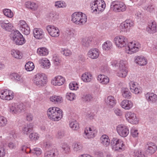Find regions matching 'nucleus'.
<instances>
[{
    "label": "nucleus",
    "instance_id": "cd10ccee",
    "mask_svg": "<svg viewBox=\"0 0 157 157\" xmlns=\"http://www.w3.org/2000/svg\"><path fill=\"white\" fill-rule=\"evenodd\" d=\"M121 105L123 108L125 109L129 110L133 107V104L131 101L125 100L121 102Z\"/></svg>",
    "mask_w": 157,
    "mask_h": 157
},
{
    "label": "nucleus",
    "instance_id": "2f4dec72",
    "mask_svg": "<svg viewBox=\"0 0 157 157\" xmlns=\"http://www.w3.org/2000/svg\"><path fill=\"white\" fill-rule=\"evenodd\" d=\"M113 43L110 40H107L102 44V48L103 50L108 51L111 50L113 48Z\"/></svg>",
    "mask_w": 157,
    "mask_h": 157
},
{
    "label": "nucleus",
    "instance_id": "20e7f679",
    "mask_svg": "<svg viewBox=\"0 0 157 157\" xmlns=\"http://www.w3.org/2000/svg\"><path fill=\"white\" fill-rule=\"evenodd\" d=\"M47 77L45 74L40 73L36 74L33 79V83L39 87L44 86L47 83Z\"/></svg>",
    "mask_w": 157,
    "mask_h": 157
},
{
    "label": "nucleus",
    "instance_id": "37998d69",
    "mask_svg": "<svg viewBox=\"0 0 157 157\" xmlns=\"http://www.w3.org/2000/svg\"><path fill=\"white\" fill-rule=\"evenodd\" d=\"M91 42V40L90 38H85L82 39L81 41V44L82 46L86 47H89Z\"/></svg>",
    "mask_w": 157,
    "mask_h": 157
},
{
    "label": "nucleus",
    "instance_id": "423d86ee",
    "mask_svg": "<svg viewBox=\"0 0 157 157\" xmlns=\"http://www.w3.org/2000/svg\"><path fill=\"white\" fill-rule=\"evenodd\" d=\"M110 10L116 12L124 11L126 7L125 5L122 2L118 1L112 2L110 5Z\"/></svg>",
    "mask_w": 157,
    "mask_h": 157
},
{
    "label": "nucleus",
    "instance_id": "09e8293b",
    "mask_svg": "<svg viewBox=\"0 0 157 157\" xmlns=\"http://www.w3.org/2000/svg\"><path fill=\"white\" fill-rule=\"evenodd\" d=\"M61 52L62 54L66 56H70L72 54L71 51L67 48H61Z\"/></svg>",
    "mask_w": 157,
    "mask_h": 157
},
{
    "label": "nucleus",
    "instance_id": "69168bd1",
    "mask_svg": "<svg viewBox=\"0 0 157 157\" xmlns=\"http://www.w3.org/2000/svg\"><path fill=\"white\" fill-rule=\"evenodd\" d=\"M75 30L73 29L68 28L67 29L66 33L68 36L70 37H73L75 33Z\"/></svg>",
    "mask_w": 157,
    "mask_h": 157
},
{
    "label": "nucleus",
    "instance_id": "603ef678",
    "mask_svg": "<svg viewBox=\"0 0 157 157\" xmlns=\"http://www.w3.org/2000/svg\"><path fill=\"white\" fill-rule=\"evenodd\" d=\"M11 76L13 79L17 81H22V77L20 75L17 73H13Z\"/></svg>",
    "mask_w": 157,
    "mask_h": 157
},
{
    "label": "nucleus",
    "instance_id": "393cba45",
    "mask_svg": "<svg viewBox=\"0 0 157 157\" xmlns=\"http://www.w3.org/2000/svg\"><path fill=\"white\" fill-rule=\"evenodd\" d=\"M24 6L26 8L34 11L37 10L38 8V6L37 3L31 1L25 2Z\"/></svg>",
    "mask_w": 157,
    "mask_h": 157
},
{
    "label": "nucleus",
    "instance_id": "473e14b6",
    "mask_svg": "<svg viewBox=\"0 0 157 157\" xmlns=\"http://www.w3.org/2000/svg\"><path fill=\"white\" fill-rule=\"evenodd\" d=\"M128 68H119L117 73V75L120 77L124 78L128 75Z\"/></svg>",
    "mask_w": 157,
    "mask_h": 157
},
{
    "label": "nucleus",
    "instance_id": "4c0bfd02",
    "mask_svg": "<svg viewBox=\"0 0 157 157\" xmlns=\"http://www.w3.org/2000/svg\"><path fill=\"white\" fill-rule=\"evenodd\" d=\"M57 151L56 149H52L50 151H47L44 155V157H55L57 155Z\"/></svg>",
    "mask_w": 157,
    "mask_h": 157
},
{
    "label": "nucleus",
    "instance_id": "e433bc0d",
    "mask_svg": "<svg viewBox=\"0 0 157 157\" xmlns=\"http://www.w3.org/2000/svg\"><path fill=\"white\" fill-rule=\"evenodd\" d=\"M32 124L30 123L24 125L22 128V132L25 134L28 135L32 130Z\"/></svg>",
    "mask_w": 157,
    "mask_h": 157
},
{
    "label": "nucleus",
    "instance_id": "ea45409f",
    "mask_svg": "<svg viewBox=\"0 0 157 157\" xmlns=\"http://www.w3.org/2000/svg\"><path fill=\"white\" fill-rule=\"evenodd\" d=\"M54 6L57 8H65L67 6V4L64 1H59L55 2Z\"/></svg>",
    "mask_w": 157,
    "mask_h": 157
},
{
    "label": "nucleus",
    "instance_id": "bf43d9fd",
    "mask_svg": "<svg viewBox=\"0 0 157 157\" xmlns=\"http://www.w3.org/2000/svg\"><path fill=\"white\" fill-rule=\"evenodd\" d=\"M61 147L65 153H67L70 152V146L67 144L65 143L63 144Z\"/></svg>",
    "mask_w": 157,
    "mask_h": 157
},
{
    "label": "nucleus",
    "instance_id": "3c124183",
    "mask_svg": "<svg viewBox=\"0 0 157 157\" xmlns=\"http://www.w3.org/2000/svg\"><path fill=\"white\" fill-rule=\"evenodd\" d=\"M128 63L126 60H121L120 61L119 65V68H128Z\"/></svg>",
    "mask_w": 157,
    "mask_h": 157
},
{
    "label": "nucleus",
    "instance_id": "052dcab7",
    "mask_svg": "<svg viewBox=\"0 0 157 157\" xmlns=\"http://www.w3.org/2000/svg\"><path fill=\"white\" fill-rule=\"evenodd\" d=\"M66 96L67 99L70 101H72L74 100L75 98V94L72 93H67Z\"/></svg>",
    "mask_w": 157,
    "mask_h": 157
},
{
    "label": "nucleus",
    "instance_id": "aec40b11",
    "mask_svg": "<svg viewBox=\"0 0 157 157\" xmlns=\"http://www.w3.org/2000/svg\"><path fill=\"white\" fill-rule=\"evenodd\" d=\"M65 79L64 78L61 76H57L52 79L51 81L52 84L55 86H61L63 85Z\"/></svg>",
    "mask_w": 157,
    "mask_h": 157
},
{
    "label": "nucleus",
    "instance_id": "e2e57ef3",
    "mask_svg": "<svg viewBox=\"0 0 157 157\" xmlns=\"http://www.w3.org/2000/svg\"><path fill=\"white\" fill-rule=\"evenodd\" d=\"M31 151L32 153L35 154L37 156L40 155L42 152L41 149L39 148H34Z\"/></svg>",
    "mask_w": 157,
    "mask_h": 157
},
{
    "label": "nucleus",
    "instance_id": "ddd939ff",
    "mask_svg": "<svg viewBox=\"0 0 157 157\" xmlns=\"http://www.w3.org/2000/svg\"><path fill=\"white\" fill-rule=\"evenodd\" d=\"M97 130L93 128H86L84 130L83 136L86 139H91L95 136Z\"/></svg>",
    "mask_w": 157,
    "mask_h": 157
},
{
    "label": "nucleus",
    "instance_id": "79ce46f5",
    "mask_svg": "<svg viewBox=\"0 0 157 157\" xmlns=\"http://www.w3.org/2000/svg\"><path fill=\"white\" fill-rule=\"evenodd\" d=\"M3 14L7 17L9 18H12L13 14L11 10L8 9H4L2 10Z\"/></svg>",
    "mask_w": 157,
    "mask_h": 157
},
{
    "label": "nucleus",
    "instance_id": "2eb2a0df",
    "mask_svg": "<svg viewBox=\"0 0 157 157\" xmlns=\"http://www.w3.org/2000/svg\"><path fill=\"white\" fill-rule=\"evenodd\" d=\"M129 86L131 91L136 94H140L142 92L141 88L137 85V83L134 81H130L129 82Z\"/></svg>",
    "mask_w": 157,
    "mask_h": 157
},
{
    "label": "nucleus",
    "instance_id": "5fc2aeb1",
    "mask_svg": "<svg viewBox=\"0 0 157 157\" xmlns=\"http://www.w3.org/2000/svg\"><path fill=\"white\" fill-rule=\"evenodd\" d=\"M48 17L50 20L55 21L58 18V15L54 12H51L48 15Z\"/></svg>",
    "mask_w": 157,
    "mask_h": 157
},
{
    "label": "nucleus",
    "instance_id": "6ab92c4d",
    "mask_svg": "<svg viewBox=\"0 0 157 157\" xmlns=\"http://www.w3.org/2000/svg\"><path fill=\"white\" fill-rule=\"evenodd\" d=\"M146 153L148 155H151L154 153L157 150L156 145L153 143L148 142L146 145Z\"/></svg>",
    "mask_w": 157,
    "mask_h": 157
},
{
    "label": "nucleus",
    "instance_id": "c85d7f7f",
    "mask_svg": "<svg viewBox=\"0 0 157 157\" xmlns=\"http://www.w3.org/2000/svg\"><path fill=\"white\" fill-rule=\"evenodd\" d=\"M72 147L74 152L79 153L83 150L82 144L79 142H75L73 143Z\"/></svg>",
    "mask_w": 157,
    "mask_h": 157
},
{
    "label": "nucleus",
    "instance_id": "7ed1b4c3",
    "mask_svg": "<svg viewBox=\"0 0 157 157\" xmlns=\"http://www.w3.org/2000/svg\"><path fill=\"white\" fill-rule=\"evenodd\" d=\"M90 6L94 12L99 13L104 10L106 5L103 0H95L90 2Z\"/></svg>",
    "mask_w": 157,
    "mask_h": 157
},
{
    "label": "nucleus",
    "instance_id": "b1692460",
    "mask_svg": "<svg viewBox=\"0 0 157 157\" xmlns=\"http://www.w3.org/2000/svg\"><path fill=\"white\" fill-rule=\"evenodd\" d=\"M147 31L150 34H154L157 32V25L155 21L150 23L146 29Z\"/></svg>",
    "mask_w": 157,
    "mask_h": 157
},
{
    "label": "nucleus",
    "instance_id": "4468645a",
    "mask_svg": "<svg viewBox=\"0 0 157 157\" xmlns=\"http://www.w3.org/2000/svg\"><path fill=\"white\" fill-rule=\"evenodd\" d=\"M49 34L52 37H57L59 35L60 31L58 28L53 25H49L46 27Z\"/></svg>",
    "mask_w": 157,
    "mask_h": 157
},
{
    "label": "nucleus",
    "instance_id": "680f3d73",
    "mask_svg": "<svg viewBox=\"0 0 157 157\" xmlns=\"http://www.w3.org/2000/svg\"><path fill=\"white\" fill-rule=\"evenodd\" d=\"M20 29L23 34L26 35H28L30 33V28L28 25Z\"/></svg>",
    "mask_w": 157,
    "mask_h": 157
},
{
    "label": "nucleus",
    "instance_id": "f704fd0d",
    "mask_svg": "<svg viewBox=\"0 0 157 157\" xmlns=\"http://www.w3.org/2000/svg\"><path fill=\"white\" fill-rule=\"evenodd\" d=\"M11 54L13 57L17 59H21L23 57L22 53L17 50H11Z\"/></svg>",
    "mask_w": 157,
    "mask_h": 157
},
{
    "label": "nucleus",
    "instance_id": "412c9836",
    "mask_svg": "<svg viewBox=\"0 0 157 157\" xmlns=\"http://www.w3.org/2000/svg\"><path fill=\"white\" fill-rule=\"evenodd\" d=\"M146 100L149 103H154L157 101V95L153 93L147 92L145 94Z\"/></svg>",
    "mask_w": 157,
    "mask_h": 157
},
{
    "label": "nucleus",
    "instance_id": "a18cd8bd",
    "mask_svg": "<svg viewBox=\"0 0 157 157\" xmlns=\"http://www.w3.org/2000/svg\"><path fill=\"white\" fill-rule=\"evenodd\" d=\"M121 140L117 138H113L110 142V144L112 146V147H117L116 145H117L118 143L121 144L120 141Z\"/></svg>",
    "mask_w": 157,
    "mask_h": 157
},
{
    "label": "nucleus",
    "instance_id": "8fccbe9b",
    "mask_svg": "<svg viewBox=\"0 0 157 157\" xmlns=\"http://www.w3.org/2000/svg\"><path fill=\"white\" fill-rule=\"evenodd\" d=\"M134 155L136 157H146L145 155L140 149L134 150Z\"/></svg>",
    "mask_w": 157,
    "mask_h": 157
},
{
    "label": "nucleus",
    "instance_id": "13d9d810",
    "mask_svg": "<svg viewBox=\"0 0 157 157\" xmlns=\"http://www.w3.org/2000/svg\"><path fill=\"white\" fill-rule=\"evenodd\" d=\"M7 124V120L4 117L0 116V127L6 126Z\"/></svg>",
    "mask_w": 157,
    "mask_h": 157
},
{
    "label": "nucleus",
    "instance_id": "c9c22d12",
    "mask_svg": "<svg viewBox=\"0 0 157 157\" xmlns=\"http://www.w3.org/2000/svg\"><path fill=\"white\" fill-rule=\"evenodd\" d=\"M37 53L40 56H45L48 54L49 51L48 49L45 47H40L37 49Z\"/></svg>",
    "mask_w": 157,
    "mask_h": 157
},
{
    "label": "nucleus",
    "instance_id": "f8f14e48",
    "mask_svg": "<svg viewBox=\"0 0 157 157\" xmlns=\"http://www.w3.org/2000/svg\"><path fill=\"white\" fill-rule=\"evenodd\" d=\"M125 117L126 120L130 123L133 124H136L138 123L139 119L136 114L133 112L128 111L127 112Z\"/></svg>",
    "mask_w": 157,
    "mask_h": 157
},
{
    "label": "nucleus",
    "instance_id": "c03bdc74",
    "mask_svg": "<svg viewBox=\"0 0 157 157\" xmlns=\"http://www.w3.org/2000/svg\"><path fill=\"white\" fill-rule=\"evenodd\" d=\"M71 128L73 130H77L79 128V125L77 122L75 121H71L69 123Z\"/></svg>",
    "mask_w": 157,
    "mask_h": 157
},
{
    "label": "nucleus",
    "instance_id": "1a4fd4ad",
    "mask_svg": "<svg viewBox=\"0 0 157 157\" xmlns=\"http://www.w3.org/2000/svg\"><path fill=\"white\" fill-rule=\"evenodd\" d=\"M14 96L13 92L11 90L7 89L1 90L0 92V98L3 100H11L14 98Z\"/></svg>",
    "mask_w": 157,
    "mask_h": 157
},
{
    "label": "nucleus",
    "instance_id": "338daca9",
    "mask_svg": "<svg viewBox=\"0 0 157 157\" xmlns=\"http://www.w3.org/2000/svg\"><path fill=\"white\" fill-rule=\"evenodd\" d=\"M6 150L2 145H0V157H4L6 155Z\"/></svg>",
    "mask_w": 157,
    "mask_h": 157
},
{
    "label": "nucleus",
    "instance_id": "6e6552de",
    "mask_svg": "<svg viewBox=\"0 0 157 157\" xmlns=\"http://www.w3.org/2000/svg\"><path fill=\"white\" fill-rule=\"evenodd\" d=\"M127 38L121 35L117 36L113 39L114 43L116 46L119 48L125 47L127 44Z\"/></svg>",
    "mask_w": 157,
    "mask_h": 157
},
{
    "label": "nucleus",
    "instance_id": "f03ea898",
    "mask_svg": "<svg viewBox=\"0 0 157 157\" xmlns=\"http://www.w3.org/2000/svg\"><path fill=\"white\" fill-rule=\"evenodd\" d=\"M86 15L81 12H75L71 15V21L75 24L82 25L87 21Z\"/></svg>",
    "mask_w": 157,
    "mask_h": 157
},
{
    "label": "nucleus",
    "instance_id": "a211bd4d",
    "mask_svg": "<svg viewBox=\"0 0 157 157\" xmlns=\"http://www.w3.org/2000/svg\"><path fill=\"white\" fill-rule=\"evenodd\" d=\"M134 61L137 64L142 66L146 65L147 63V60L144 56H136L134 58Z\"/></svg>",
    "mask_w": 157,
    "mask_h": 157
},
{
    "label": "nucleus",
    "instance_id": "0eeeda50",
    "mask_svg": "<svg viewBox=\"0 0 157 157\" xmlns=\"http://www.w3.org/2000/svg\"><path fill=\"white\" fill-rule=\"evenodd\" d=\"M12 37L13 41L18 45H23L26 42L23 35L18 30H16L13 32Z\"/></svg>",
    "mask_w": 157,
    "mask_h": 157
},
{
    "label": "nucleus",
    "instance_id": "864d4df0",
    "mask_svg": "<svg viewBox=\"0 0 157 157\" xmlns=\"http://www.w3.org/2000/svg\"><path fill=\"white\" fill-rule=\"evenodd\" d=\"M69 88L71 90H77L78 88V84L75 82H72L69 84Z\"/></svg>",
    "mask_w": 157,
    "mask_h": 157
},
{
    "label": "nucleus",
    "instance_id": "c756f323",
    "mask_svg": "<svg viewBox=\"0 0 157 157\" xmlns=\"http://www.w3.org/2000/svg\"><path fill=\"white\" fill-rule=\"evenodd\" d=\"M81 79L84 82H89L93 79V76L90 73L86 72L82 74Z\"/></svg>",
    "mask_w": 157,
    "mask_h": 157
},
{
    "label": "nucleus",
    "instance_id": "a878e982",
    "mask_svg": "<svg viewBox=\"0 0 157 157\" xmlns=\"http://www.w3.org/2000/svg\"><path fill=\"white\" fill-rule=\"evenodd\" d=\"M39 62L41 67L43 68L48 69L50 67L51 63L50 61L46 58H43L40 59Z\"/></svg>",
    "mask_w": 157,
    "mask_h": 157
},
{
    "label": "nucleus",
    "instance_id": "f3484780",
    "mask_svg": "<svg viewBox=\"0 0 157 157\" xmlns=\"http://www.w3.org/2000/svg\"><path fill=\"white\" fill-rule=\"evenodd\" d=\"M0 26L4 30L10 31L13 27V24L7 20H0Z\"/></svg>",
    "mask_w": 157,
    "mask_h": 157
},
{
    "label": "nucleus",
    "instance_id": "58836bf2",
    "mask_svg": "<svg viewBox=\"0 0 157 157\" xmlns=\"http://www.w3.org/2000/svg\"><path fill=\"white\" fill-rule=\"evenodd\" d=\"M121 144L118 143L117 145H116L117 147H113L112 149L114 151H121L124 150L125 148V145L124 142L122 140L120 141Z\"/></svg>",
    "mask_w": 157,
    "mask_h": 157
},
{
    "label": "nucleus",
    "instance_id": "0e129e2a",
    "mask_svg": "<svg viewBox=\"0 0 157 157\" xmlns=\"http://www.w3.org/2000/svg\"><path fill=\"white\" fill-rule=\"evenodd\" d=\"M131 135L133 137H137L138 136V132L137 129L135 127H132L131 130Z\"/></svg>",
    "mask_w": 157,
    "mask_h": 157
},
{
    "label": "nucleus",
    "instance_id": "7c9ffc66",
    "mask_svg": "<svg viewBox=\"0 0 157 157\" xmlns=\"http://www.w3.org/2000/svg\"><path fill=\"white\" fill-rule=\"evenodd\" d=\"M116 100L114 97L112 96H109L105 100V102L109 107L112 108L116 104Z\"/></svg>",
    "mask_w": 157,
    "mask_h": 157
},
{
    "label": "nucleus",
    "instance_id": "4be33fe9",
    "mask_svg": "<svg viewBox=\"0 0 157 157\" xmlns=\"http://www.w3.org/2000/svg\"><path fill=\"white\" fill-rule=\"evenodd\" d=\"M100 52V51L98 49L93 48L89 51L87 54L88 56L90 58L95 59L98 57Z\"/></svg>",
    "mask_w": 157,
    "mask_h": 157
},
{
    "label": "nucleus",
    "instance_id": "9d476101",
    "mask_svg": "<svg viewBox=\"0 0 157 157\" xmlns=\"http://www.w3.org/2000/svg\"><path fill=\"white\" fill-rule=\"evenodd\" d=\"M116 131L118 134L123 137L127 136L129 132L128 127L123 124L118 125L116 127Z\"/></svg>",
    "mask_w": 157,
    "mask_h": 157
},
{
    "label": "nucleus",
    "instance_id": "9b49d317",
    "mask_svg": "<svg viewBox=\"0 0 157 157\" xmlns=\"http://www.w3.org/2000/svg\"><path fill=\"white\" fill-rule=\"evenodd\" d=\"M10 111L13 114H17L21 112L25 108L23 104L22 103L17 104L13 103L9 105Z\"/></svg>",
    "mask_w": 157,
    "mask_h": 157
},
{
    "label": "nucleus",
    "instance_id": "5701e85b",
    "mask_svg": "<svg viewBox=\"0 0 157 157\" xmlns=\"http://www.w3.org/2000/svg\"><path fill=\"white\" fill-rule=\"evenodd\" d=\"M34 37L37 39H40L43 37L44 33L43 30L40 28H35L33 30Z\"/></svg>",
    "mask_w": 157,
    "mask_h": 157
},
{
    "label": "nucleus",
    "instance_id": "f257e3e1",
    "mask_svg": "<svg viewBox=\"0 0 157 157\" xmlns=\"http://www.w3.org/2000/svg\"><path fill=\"white\" fill-rule=\"evenodd\" d=\"M47 114L49 118L54 121H58L62 117V111L59 108L52 107L47 111Z\"/></svg>",
    "mask_w": 157,
    "mask_h": 157
},
{
    "label": "nucleus",
    "instance_id": "6e6d98bb",
    "mask_svg": "<svg viewBox=\"0 0 157 157\" xmlns=\"http://www.w3.org/2000/svg\"><path fill=\"white\" fill-rule=\"evenodd\" d=\"M93 98L91 95L89 94H84L82 97V100L86 102H88L91 101Z\"/></svg>",
    "mask_w": 157,
    "mask_h": 157
},
{
    "label": "nucleus",
    "instance_id": "bb28decb",
    "mask_svg": "<svg viewBox=\"0 0 157 157\" xmlns=\"http://www.w3.org/2000/svg\"><path fill=\"white\" fill-rule=\"evenodd\" d=\"M98 81L102 85H107L109 81V78L104 75L100 74L97 77Z\"/></svg>",
    "mask_w": 157,
    "mask_h": 157
},
{
    "label": "nucleus",
    "instance_id": "a19ab883",
    "mask_svg": "<svg viewBox=\"0 0 157 157\" xmlns=\"http://www.w3.org/2000/svg\"><path fill=\"white\" fill-rule=\"evenodd\" d=\"M122 93L123 96L125 98H130L131 93L127 88H124L122 89Z\"/></svg>",
    "mask_w": 157,
    "mask_h": 157
},
{
    "label": "nucleus",
    "instance_id": "dca6fc26",
    "mask_svg": "<svg viewBox=\"0 0 157 157\" xmlns=\"http://www.w3.org/2000/svg\"><path fill=\"white\" fill-rule=\"evenodd\" d=\"M134 25V23L131 20H126L124 22L120 25L119 28L122 32H127L131 27Z\"/></svg>",
    "mask_w": 157,
    "mask_h": 157
},
{
    "label": "nucleus",
    "instance_id": "49530a36",
    "mask_svg": "<svg viewBox=\"0 0 157 157\" xmlns=\"http://www.w3.org/2000/svg\"><path fill=\"white\" fill-rule=\"evenodd\" d=\"M52 61L54 64L56 66L59 65L61 61L60 58L56 55H54Z\"/></svg>",
    "mask_w": 157,
    "mask_h": 157
},
{
    "label": "nucleus",
    "instance_id": "72a5a7b5",
    "mask_svg": "<svg viewBox=\"0 0 157 157\" xmlns=\"http://www.w3.org/2000/svg\"><path fill=\"white\" fill-rule=\"evenodd\" d=\"M101 143L104 146L107 147L110 144V140L108 136L106 135H102L100 138Z\"/></svg>",
    "mask_w": 157,
    "mask_h": 157
},
{
    "label": "nucleus",
    "instance_id": "774afa93",
    "mask_svg": "<svg viewBox=\"0 0 157 157\" xmlns=\"http://www.w3.org/2000/svg\"><path fill=\"white\" fill-rule=\"evenodd\" d=\"M10 137L12 140L15 139L17 137V134L15 131H11L9 133Z\"/></svg>",
    "mask_w": 157,
    "mask_h": 157
},
{
    "label": "nucleus",
    "instance_id": "4d7b16f0",
    "mask_svg": "<svg viewBox=\"0 0 157 157\" xmlns=\"http://www.w3.org/2000/svg\"><path fill=\"white\" fill-rule=\"evenodd\" d=\"M39 137V135L36 132L31 133L29 135V138L31 140L36 141L37 140Z\"/></svg>",
    "mask_w": 157,
    "mask_h": 157
},
{
    "label": "nucleus",
    "instance_id": "de8ad7c7",
    "mask_svg": "<svg viewBox=\"0 0 157 157\" xmlns=\"http://www.w3.org/2000/svg\"><path fill=\"white\" fill-rule=\"evenodd\" d=\"M25 67L27 71H31L34 69V65L33 62H29L26 63Z\"/></svg>",
    "mask_w": 157,
    "mask_h": 157
},
{
    "label": "nucleus",
    "instance_id": "39448f33",
    "mask_svg": "<svg viewBox=\"0 0 157 157\" xmlns=\"http://www.w3.org/2000/svg\"><path fill=\"white\" fill-rule=\"evenodd\" d=\"M141 48V45L138 42L133 41L129 42L125 48L126 53L132 54L138 52Z\"/></svg>",
    "mask_w": 157,
    "mask_h": 157
}]
</instances>
